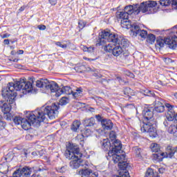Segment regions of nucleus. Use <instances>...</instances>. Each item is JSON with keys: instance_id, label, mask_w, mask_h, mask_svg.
Segmentation results:
<instances>
[{"instance_id": "1", "label": "nucleus", "mask_w": 177, "mask_h": 177, "mask_svg": "<svg viewBox=\"0 0 177 177\" xmlns=\"http://www.w3.org/2000/svg\"><path fill=\"white\" fill-rule=\"evenodd\" d=\"M46 115L50 120H55L57 117V106H43L40 109L35 111L34 113H30L27 116V119L24 118L21 123V127L25 131H28L31 127H38L41 125V122H44L46 120Z\"/></svg>"}, {"instance_id": "2", "label": "nucleus", "mask_w": 177, "mask_h": 177, "mask_svg": "<svg viewBox=\"0 0 177 177\" xmlns=\"http://www.w3.org/2000/svg\"><path fill=\"white\" fill-rule=\"evenodd\" d=\"M106 42H112L115 45L113 48L112 54L116 57L122 53V48H127L129 45V41L127 39L118 35H114L110 32V30H103L99 33V39L97 45L98 46L106 45Z\"/></svg>"}, {"instance_id": "3", "label": "nucleus", "mask_w": 177, "mask_h": 177, "mask_svg": "<svg viewBox=\"0 0 177 177\" xmlns=\"http://www.w3.org/2000/svg\"><path fill=\"white\" fill-rule=\"evenodd\" d=\"M16 91H26L28 93H30L32 91V83L26 82L24 79H21L15 83H8L7 86L2 88L1 95L5 100L15 103V99L17 96Z\"/></svg>"}, {"instance_id": "4", "label": "nucleus", "mask_w": 177, "mask_h": 177, "mask_svg": "<svg viewBox=\"0 0 177 177\" xmlns=\"http://www.w3.org/2000/svg\"><path fill=\"white\" fill-rule=\"evenodd\" d=\"M154 109L151 107L145 108L142 111V115L144 117V122L140 124L141 132H147L151 138H156L157 136V129L154 127L156 121L153 119V113Z\"/></svg>"}, {"instance_id": "5", "label": "nucleus", "mask_w": 177, "mask_h": 177, "mask_svg": "<svg viewBox=\"0 0 177 177\" xmlns=\"http://www.w3.org/2000/svg\"><path fill=\"white\" fill-rule=\"evenodd\" d=\"M157 6V1H147L142 2L140 4H133V6H127L124 8V12L127 13V16L129 15H138L140 12L142 13H146L147 15H151L155 13L154 8Z\"/></svg>"}, {"instance_id": "6", "label": "nucleus", "mask_w": 177, "mask_h": 177, "mask_svg": "<svg viewBox=\"0 0 177 177\" xmlns=\"http://www.w3.org/2000/svg\"><path fill=\"white\" fill-rule=\"evenodd\" d=\"M64 156L68 160H73L70 162V167L73 169L80 168L81 165L80 164V162H81L80 159L82 157V153L80 152V148H78V147L70 144L69 146L67 147Z\"/></svg>"}, {"instance_id": "7", "label": "nucleus", "mask_w": 177, "mask_h": 177, "mask_svg": "<svg viewBox=\"0 0 177 177\" xmlns=\"http://www.w3.org/2000/svg\"><path fill=\"white\" fill-rule=\"evenodd\" d=\"M156 44L160 48H163L164 45H168L170 49H176L177 37L174 35L165 39L158 38L156 39Z\"/></svg>"}, {"instance_id": "8", "label": "nucleus", "mask_w": 177, "mask_h": 177, "mask_svg": "<svg viewBox=\"0 0 177 177\" xmlns=\"http://www.w3.org/2000/svg\"><path fill=\"white\" fill-rule=\"evenodd\" d=\"M177 147H174L171 145L167 146L166 151V153H154L153 154V159L156 160V161H162L163 158H172L175 155V153H176Z\"/></svg>"}, {"instance_id": "9", "label": "nucleus", "mask_w": 177, "mask_h": 177, "mask_svg": "<svg viewBox=\"0 0 177 177\" xmlns=\"http://www.w3.org/2000/svg\"><path fill=\"white\" fill-rule=\"evenodd\" d=\"M130 35L133 38L135 37H140L142 39H146L147 38V31L145 30H140L139 25L134 26L131 32H130Z\"/></svg>"}, {"instance_id": "10", "label": "nucleus", "mask_w": 177, "mask_h": 177, "mask_svg": "<svg viewBox=\"0 0 177 177\" xmlns=\"http://www.w3.org/2000/svg\"><path fill=\"white\" fill-rule=\"evenodd\" d=\"M5 100L6 101H0V109L3 114H9L10 110H12V104H13L14 102H10V101H8V100Z\"/></svg>"}, {"instance_id": "11", "label": "nucleus", "mask_w": 177, "mask_h": 177, "mask_svg": "<svg viewBox=\"0 0 177 177\" xmlns=\"http://www.w3.org/2000/svg\"><path fill=\"white\" fill-rule=\"evenodd\" d=\"M108 155L109 157H112V160L115 164H120L121 161H124V160H125V155L121 154V153L109 151Z\"/></svg>"}, {"instance_id": "12", "label": "nucleus", "mask_w": 177, "mask_h": 177, "mask_svg": "<svg viewBox=\"0 0 177 177\" xmlns=\"http://www.w3.org/2000/svg\"><path fill=\"white\" fill-rule=\"evenodd\" d=\"M120 24L123 28H127V29L130 28L131 29L130 32H132V30H133L134 27H138V24L132 23L131 22L130 20H128V19L121 20Z\"/></svg>"}, {"instance_id": "13", "label": "nucleus", "mask_w": 177, "mask_h": 177, "mask_svg": "<svg viewBox=\"0 0 177 177\" xmlns=\"http://www.w3.org/2000/svg\"><path fill=\"white\" fill-rule=\"evenodd\" d=\"M165 106H166V109H167V115L166 118L169 121V122H171V121H174L175 120L174 106H172L168 103L165 104Z\"/></svg>"}, {"instance_id": "14", "label": "nucleus", "mask_w": 177, "mask_h": 177, "mask_svg": "<svg viewBox=\"0 0 177 177\" xmlns=\"http://www.w3.org/2000/svg\"><path fill=\"white\" fill-rule=\"evenodd\" d=\"M109 151H113L115 153H122V144L121 141L115 140L113 142V145L111 150Z\"/></svg>"}, {"instance_id": "15", "label": "nucleus", "mask_w": 177, "mask_h": 177, "mask_svg": "<svg viewBox=\"0 0 177 177\" xmlns=\"http://www.w3.org/2000/svg\"><path fill=\"white\" fill-rule=\"evenodd\" d=\"M80 175L84 177H98L97 173H93L91 169H82L79 171Z\"/></svg>"}, {"instance_id": "16", "label": "nucleus", "mask_w": 177, "mask_h": 177, "mask_svg": "<svg viewBox=\"0 0 177 177\" xmlns=\"http://www.w3.org/2000/svg\"><path fill=\"white\" fill-rule=\"evenodd\" d=\"M73 95V90L71 89V87L70 86H64L62 88H59V91H58L56 93H55V96L56 97H59V96H60L61 95Z\"/></svg>"}, {"instance_id": "17", "label": "nucleus", "mask_w": 177, "mask_h": 177, "mask_svg": "<svg viewBox=\"0 0 177 177\" xmlns=\"http://www.w3.org/2000/svg\"><path fill=\"white\" fill-rule=\"evenodd\" d=\"M46 89H50L51 92H58L59 91L60 88H59V85L55 82H49L47 80V84L46 86Z\"/></svg>"}, {"instance_id": "18", "label": "nucleus", "mask_w": 177, "mask_h": 177, "mask_svg": "<svg viewBox=\"0 0 177 177\" xmlns=\"http://www.w3.org/2000/svg\"><path fill=\"white\" fill-rule=\"evenodd\" d=\"M68 102H70V100H68V98L64 97H62L61 100H59V103H54L52 104V106H47V107H53V106H57V115H59V106H66V104H67L68 103Z\"/></svg>"}, {"instance_id": "19", "label": "nucleus", "mask_w": 177, "mask_h": 177, "mask_svg": "<svg viewBox=\"0 0 177 177\" xmlns=\"http://www.w3.org/2000/svg\"><path fill=\"white\" fill-rule=\"evenodd\" d=\"M101 124L104 129L109 131L113 129V123L110 120L104 119L101 120Z\"/></svg>"}, {"instance_id": "20", "label": "nucleus", "mask_w": 177, "mask_h": 177, "mask_svg": "<svg viewBox=\"0 0 177 177\" xmlns=\"http://www.w3.org/2000/svg\"><path fill=\"white\" fill-rule=\"evenodd\" d=\"M154 109L157 113H164V110H165V106H164L163 103L156 100L155 101Z\"/></svg>"}, {"instance_id": "21", "label": "nucleus", "mask_w": 177, "mask_h": 177, "mask_svg": "<svg viewBox=\"0 0 177 177\" xmlns=\"http://www.w3.org/2000/svg\"><path fill=\"white\" fill-rule=\"evenodd\" d=\"M74 68L77 73H83V71H92V69L90 67H86L81 64H77Z\"/></svg>"}, {"instance_id": "22", "label": "nucleus", "mask_w": 177, "mask_h": 177, "mask_svg": "<svg viewBox=\"0 0 177 177\" xmlns=\"http://www.w3.org/2000/svg\"><path fill=\"white\" fill-rule=\"evenodd\" d=\"M95 124V121L94 118H86L83 122V125L85 128L93 127Z\"/></svg>"}, {"instance_id": "23", "label": "nucleus", "mask_w": 177, "mask_h": 177, "mask_svg": "<svg viewBox=\"0 0 177 177\" xmlns=\"http://www.w3.org/2000/svg\"><path fill=\"white\" fill-rule=\"evenodd\" d=\"M116 17L117 19H122V20H126L129 17V16L128 15V13H127L125 11H118L116 12Z\"/></svg>"}, {"instance_id": "24", "label": "nucleus", "mask_w": 177, "mask_h": 177, "mask_svg": "<svg viewBox=\"0 0 177 177\" xmlns=\"http://www.w3.org/2000/svg\"><path fill=\"white\" fill-rule=\"evenodd\" d=\"M9 171V166L8 165V163L3 162L0 164V173L3 174V175L8 174Z\"/></svg>"}, {"instance_id": "25", "label": "nucleus", "mask_w": 177, "mask_h": 177, "mask_svg": "<svg viewBox=\"0 0 177 177\" xmlns=\"http://www.w3.org/2000/svg\"><path fill=\"white\" fill-rule=\"evenodd\" d=\"M48 83V80L47 79H41L40 80H37L36 82V86L37 88H46V84Z\"/></svg>"}, {"instance_id": "26", "label": "nucleus", "mask_w": 177, "mask_h": 177, "mask_svg": "<svg viewBox=\"0 0 177 177\" xmlns=\"http://www.w3.org/2000/svg\"><path fill=\"white\" fill-rule=\"evenodd\" d=\"M21 170L23 177H30V175H31V168L28 167H24Z\"/></svg>"}, {"instance_id": "27", "label": "nucleus", "mask_w": 177, "mask_h": 177, "mask_svg": "<svg viewBox=\"0 0 177 177\" xmlns=\"http://www.w3.org/2000/svg\"><path fill=\"white\" fill-rule=\"evenodd\" d=\"M102 146L105 151L111 149V143H110L109 139H104L102 142Z\"/></svg>"}, {"instance_id": "28", "label": "nucleus", "mask_w": 177, "mask_h": 177, "mask_svg": "<svg viewBox=\"0 0 177 177\" xmlns=\"http://www.w3.org/2000/svg\"><path fill=\"white\" fill-rule=\"evenodd\" d=\"M80 127H81V122L78 120L74 121L71 126V130L73 131V132H77V131L80 129Z\"/></svg>"}, {"instance_id": "29", "label": "nucleus", "mask_w": 177, "mask_h": 177, "mask_svg": "<svg viewBox=\"0 0 177 177\" xmlns=\"http://www.w3.org/2000/svg\"><path fill=\"white\" fill-rule=\"evenodd\" d=\"M141 93H143V95H145V96H150V97L155 96V94L153 93V91H151L147 88L142 89Z\"/></svg>"}, {"instance_id": "30", "label": "nucleus", "mask_w": 177, "mask_h": 177, "mask_svg": "<svg viewBox=\"0 0 177 177\" xmlns=\"http://www.w3.org/2000/svg\"><path fill=\"white\" fill-rule=\"evenodd\" d=\"M147 41L149 44H153L156 42V35L153 34H149L147 36Z\"/></svg>"}, {"instance_id": "31", "label": "nucleus", "mask_w": 177, "mask_h": 177, "mask_svg": "<svg viewBox=\"0 0 177 177\" xmlns=\"http://www.w3.org/2000/svg\"><path fill=\"white\" fill-rule=\"evenodd\" d=\"M151 151L154 153H158L160 151V145L157 143H152L150 146Z\"/></svg>"}, {"instance_id": "32", "label": "nucleus", "mask_w": 177, "mask_h": 177, "mask_svg": "<svg viewBox=\"0 0 177 177\" xmlns=\"http://www.w3.org/2000/svg\"><path fill=\"white\" fill-rule=\"evenodd\" d=\"M145 177H160L158 175L154 174V171H153L152 169H149L146 174Z\"/></svg>"}, {"instance_id": "33", "label": "nucleus", "mask_w": 177, "mask_h": 177, "mask_svg": "<svg viewBox=\"0 0 177 177\" xmlns=\"http://www.w3.org/2000/svg\"><path fill=\"white\" fill-rule=\"evenodd\" d=\"M83 89L81 87L76 88L75 92L73 91L72 95L74 97H78L82 94Z\"/></svg>"}, {"instance_id": "34", "label": "nucleus", "mask_w": 177, "mask_h": 177, "mask_svg": "<svg viewBox=\"0 0 177 177\" xmlns=\"http://www.w3.org/2000/svg\"><path fill=\"white\" fill-rule=\"evenodd\" d=\"M176 131H177V126H176L175 124L170 125V127L168 129L169 133L175 135V133H176Z\"/></svg>"}, {"instance_id": "35", "label": "nucleus", "mask_w": 177, "mask_h": 177, "mask_svg": "<svg viewBox=\"0 0 177 177\" xmlns=\"http://www.w3.org/2000/svg\"><path fill=\"white\" fill-rule=\"evenodd\" d=\"M24 118L20 117V116H15L13 118V121L15 122V124H16V125H21V122H23V120Z\"/></svg>"}, {"instance_id": "36", "label": "nucleus", "mask_w": 177, "mask_h": 177, "mask_svg": "<svg viewBox=\"0 0 177 177\" xmlns=\"http://www.w3.org/2000/svg\"><path fill=\"white\" fill-rule=\"evenodd\" d=\"M113 48L114 47L111 46V44H109L108 45L104 46V50H105V52H109V53H112Z\"/></svg>"}, {"instance_id": "37", "label": "nucleus", "mask_w": 177, "mask_h": 177, "mask_svg": "<svg viewBox=\"0 0 177 177\" xmlns=\"http://www.w3.org/2000/svg\"><path fill=\"white\" fill-rule=\"evenodd\" d=\"M160 3L162 6H169L171 0H160Z\"/></svg>"}, {"instance_id": "38", "label": "nucleus", "mask_w": 177, "mask_h": 177, "mask_svg": "<svg viewBox=\"0 0 177 177\" xmlns=\"http://www.w3.org/2000/svg\"><path fill=\"white\" fill-rule=\"evenodd\" d=\"M21 172H22L21 169H19L13 173L12 176H14V177H21V176H23Z\"/></svg>"}, {"instance_id": "39", "label": "nucleus", "mask_w": 177, "mask_h": 177, "mask_svg": "<svg viewBox=\"0 0 177 177\" xmlns=\"http://www.w3.org/2000/svg\"><path fill=\"white\" fill-rule=\"evenodd\" d=\"M86 26V22L84 21H79L78 22V27L80 30H82Z\"/></svg>"}, {"instance_id": "40", "label": "nucleus", "mask_w": 177, "mask_h": 177, "mask_svg": "<svg viewBox=\"0 0 177 177\" xmlns=\"http://www.w3.org/2000/svg\"><path fill=\"white\" fill-rule=\"evenodd\" d=\"M84 135L86 136V138H88V136H91L92 135V131H91V129L85 128Z\"/></svg>"}, {"instance_id": "41", "label": "nucleus", "mask_w": 177, "mask_h": 177, "mask_svg": "<svg viewBox=\"0 0 177 177\" xmlns=\"http://www.w3.org/2000/svg\"><path fill=\"white\" fill-rule=\"evenodd\" d=\"M55 45H57V46H59V48H62L63 49H66V48H67V44H62V42L60 41L55 42Z\"/></svg>"}, {"instance_id": "42", "label": "nucleus", "mask_w": 177, "mask_h": 177, "mask_svg": "<svg viewBox=\"0 0 177 177\" xmlns=\"http://www.w3.org/2000/svg\"><path fill=\"white\" fill-rule=\"evenodd\" d=\"M136 154L138 156V157H142V149L140 148H136L135 149Z\"/></svg>"}, {"instance_id": "43", "label": "nucleus", "mask_w": 177, "mask_h": 177, "mask_svg": "<svg viewBox=\"0 0 177 177\" xmlns=\"http://www.w3.org/2000/svg\"><path fill=\"white\" fill-rule=\"evenodd\" d=\"M29 153H30V151H28V149H24L21 152V156L22 157L27 158V156H28Z\"/></svg>"}, {"instance_id": "44", "label": "nucleus", "mask_w": 177, "mask_h": 177, "mask_svg": "<svg viewBox=\"0 0 177 177\" xmlns=\"http://www.w3.org/2000/svg\"><path fill=\"white\" fill-rule=\"evenodd\" d=\"M57 172H59L60 174H63L64 172H66V167H58L57 169Z\"/></svg>"}, {"instance_id": "45", "label": "nucleus", "mask_w": 177, "mask_h": 177, "mask_svg": "<svg viewBox=\"0 0 177 177\" xmlns=\"http://www.w3.org/2000/svg\"><path fill=\"white\" fill-rule=\"evenodd\" d=\"M131 88H129V87L125 88L124 89V95H126L127 96H129V93H131Z\"/></svg>"}, {"instance_id": "46", "label": "nucleus", "mask_w": 177, "mask_h": 177, "mask_svg": "<svg viewBox=\"0 0 177 177\" xmlns=\"http://www.w3.org/2000/svg\"><path fill=\"white\" fill-rule=\"evenodd\" d=\"M5 127H6V122L0 120V129H5Z\"/></svg>"}, {"instance_id": "47", "label": "nucleus", "mask_w": 177, "mask_h": 177, "mask_svg": "<svg viewBox=\"0 0 177 177\" xmlns=\"http://www.w3.org/2000/svg\"><path fill=\"white\" fill-rule=\"evenodd\" d=\"M170 2H171V6L174 9H177V0H171Z\"/></svg>"}, {"instance_id": "48", "label": "nucleus", "mask_w": 177, "mask_h": 177, "mask_svg": "<svg viewBox=\"0 0 177 177\" xmlns=\"http://www.w3.org/2000/svg\"><path fill=\"white\" fill-rule=\"evenodd\" d=\"M109 138H111L112 140L115 139V138H117V136H115V132L111 131L109 134Z\"/></svg>"}, {"instance_id": "49", "label": "nucleus", "mask_w": 177, "mask_h": 177, "mask_svg": "<svg viewBox=\"0 0 177 177\" xmlns=\"http://www.w3.org/2000/svg\"><path fill=\"white\" fill-rule=\"evenodd\" d=\"M48 2L52 5V6H55V5L57 3V0H48Z\"/></svg>"}, {"instance_id": "50", "label": "nucleus", "mask_w": 177, "mask_h": 177, "mask_svg": "<svg viewBox=\"0 0 177 177\" xmlns=\"http://www.w3.org/2000/svg\"><path fill=\"white\" fill-rule=\"evenodd\" d=\"M94 50H95V48L94 47H88L87 52L88 53H93Z\"/></svg>"}, {"instance_id": "51", "label": "nucleus", "mask_w": 177, "mask_h": 177, "mask_svg": "<svg viewBox=\"0 0 177 177\" xmlns=\"http://www.w3.org/2000/svg\"><path fill=\"white\" fill-rule=\"evenodd\" d=\"M39 30H46V26L45 25H39L38 26Z\"/></svg>"}, {"instance_id": "52", "label": "nucleus", "mask_w": 177, "mask_h": 177, "mask_svg": "<svg viewBox=\"0 0 177 177\" xmlns=\"http://www.w3.org/2000/svg\"><path fill=\"white\" fill-rule=\"evenodd\" d=\"M1 37L3 39H4V38H9V37H10V34L6 33V34L2 35Z\"/></svg>"}, {"instance_id": "53", "label": "nucleus", "mask_w": 177, "mask_h": 177, "mask_svg": "<svg viewBox=\"0 0 177 177\" xmlns=\"http://www.w3.org/2000/svg\"><path fill=\"white\" fill-rule=\"evenodd\" d=\"M38 157H42V155L44 154V151L41 150L39 151H37Z\"/></svg>"}, {"instance_id": "54", "label": "nucleus", "mask_w": 177, "mask_h": 177, "mask_svg": "<svg viewBox=\"0 0 177 177\" xmlns=\"http://www.w3.org/2000/svg\"><path fill=\"white\" fill-rule=\"evenodd\" d=\"M163 124H164L165 127H168V125H169V121H168L167 120H165L163 122Z\"/></svg>"}, {"instance_id": "55", "label": "nucleus", "mask_w": 177, "mask_h": 177, "mask_svg": "<svg viewBox=\"0 0 177 177\" xmlns=\"http://www.w3.org/2000/svg\"><path fill=\"white\" fill-rule=\"evenodd\" d=\"M82 49L84 52H88V47L85 46H82Z\"/></svg>"}, {"instance_id": "56", "label": "nucleus", "mask_w": 177, "mask_h": 177, "mask_svg": "<svg viewBox=\"0 0 177 177\" xmlns=\"http://www.w3.org/2000/svg\"><path fill=\"white\" fill-rule=\"evenodd\" d=\"M160 174H164L165 169V168H159L158 169Z\"/></svg>"}, {"instance_id": "57", "label": "nucleus", "mask_w": 177, "mask_h": 177, "mask_svg": "<svg viewBox=\"0 0 177 177\" xmlns=\"http://www.w3.org/2000/svg\"><path fill=\"white\" fill-rule=\"evenodd\" d=\"M32 156H33V157H38V152L37 151L32 152Z\"/></svg>"}, {"instance_id": "58", "label": "nucleus", "mask_w": 177, "mask_h": 177, "mask_svg": "<svg viewBox=\"0 0 177 177\" xmlns=\"http://www.w3.org/2000/svg\"><path fill=\"white\" fill-rule=\"evenodd\" d=\"M83 59L84 60H88L89 62H93L95 60V59H89V58L86 57H83Z\"/></svg>"}, {"instance_id": "59", "label": "nucleus", "mask_w": 177, "mask_h": 177, "mask_svg": "<svg viewBox=\"0 0 177 177\" xmlns=\"http://www.w3.org/2000/svg\"><path fill=\"white\" fill-rule=\"evenodd\" d=\"M24 9H26V6H21V7L19 9V12H23V11L24 10Z\"/></svg>"}, {"instance_id": "60", "label": "nucleus", "mask_w": 177, "mask_h": 177, "mask_svg": "<svg viewBox=\"0 0 177 177\" xmlns=\"http://www.w3.org/2000/svg\"><path fill=\"white\" fill-rule=\"evenodd\" d=\"M3 44H5V45H9V44H10L9 39H4Z\"/></svg>"}, {"instance_id": "61", "label": "nucleus", "mask_w": 177, "mask_h": 177, "mask_svg": "<svg viewBox=\"0 0 177 177\" xmlns=\"http://www.w3.org/2000/svg\"><path fill=\"white\" fill-rule=\"evenodd\" d=\"M18 55H23V53H24V50H19L17 51Z\"/></svg>"}, {"instance_id": "62", "label": "nucleus", "mask_w": 177, "mask_h": 177, "mask_svg": "<svg viewBox=\"0 0 177 177\" xmlns=\"http://www.w3.org/2000/svg\"><path fill=\"white\" fill-rule=\"evenodd\" d=\"M94 77H97V78H102V75H97V73H94Z\"/></svg>"}, {"instance_id": "63", "label": "nucleus", "mask_w": 177, "mask_h": 177, "mask_svg": "<svg viewBox=\"0 0 177 177\" xmlns=\"http://www.w3.org/2000/svg\"><path fill=\"white\" fill-rule=\"evenodd\" d=\"M95 118L98 121H100V120H102V117L100 116V115H96Z\"/></svg>"}, {"instance_id": "64", "label": "nucleus", "mask_w": 177, "mask_h": 177, "mask_svg": "<svg viewBox=\"0 0 177 177\" xmlns=\"http://www.w3.org/2000/svg\"><path fill=\"white\" fill-rule=\"evenodd\" d=\"M116 80H118V82H122V79L121 77H117Z\"/></svg>"}]
</instances>
